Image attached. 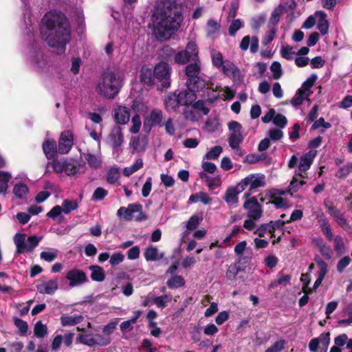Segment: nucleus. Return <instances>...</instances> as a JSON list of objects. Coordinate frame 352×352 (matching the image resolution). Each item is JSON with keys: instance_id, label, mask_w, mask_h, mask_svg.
<instances>
[{"instance_id": "f257e3e1", "label": "nucleus", "mask_w": 352, "mask_h": 352, "mask_svg": "<svg viewBox=\"0 0 352 352\" xmlns=\"http://www.w3.org/2000/svg\"><path fill=\"white\" fill-rule=\"evenodd\" d=\"M23 32L27 41L25 57L30 66L36 72H41L47 63L46 47L36 34V17L32 12L29 0H22Z\"/></svg>"}, {"instance_id": "f03ea898", "label": "nucleus", "mask_w": 352, "mask_h": 352, "mask_svg": "<svg viewBox=\"0 0 352 352\" xmlns=\"http://www.w3.org/2000/svg\"><path fill=\"white\" fill-rule=\"evenodd\" d=\"M40 35L43 41L57 54H63L71 41V29L65 15L57 10L45 13L39 25Z\"/></svg>"}, {"instance_id": "7ed1b4c3", "label": "nucleus", "mask_w": 352, "mask_h": 352, "mask_svg": "<svg viewBox=\"0 0 352 352\" xmlns=\"http://www.w3.org/2000/svg\"><path fill=\"white\" fill-rule=\"evenodd\" d=\"M153 33L160 40L169 38L183 20L177 0H157L151 16Z\"/></svg>"}, {"instance_id": "20e7f679", "label": "nucleus", "mask_w": 352, "mask_h": 352, "mask_svg": "<svg viewBox=\"0 0 352 352\" xmlns=\"http://www.w3.org/2000/svg\"><path fill=\"white\" fill-rule=\"evenodd\" d=\"M124 74L119 68H109L104 72L96 87V92L107 99H112L124 85Z\"/></svg>"}, {"instance_id": "39448f33", "label": "nucleus", "mask_w": 352, "mask_h": 352, "mask_svg": "<svg viewBox=\"0 0 352 352\" xmlns=\"http://www.w3.org/2000/svg\"><path fill=\"white\" fill-rule=\"evenodd\" d=\"M162 52L167 57L174 56L175 62L179 65H184L190 60H198V48L193 41L188 42L184 50L175 52L170 46L166 45L162 48Z\"/></svg>"}, {"instance_id": "423d86ee", "label": "nucleus", "mask_w": 352, "mask_h": 352, "mask_svg": "<svg viewBox=\"0 0 352 352\" xmlns=\"http://www.w3.org/2000/svg\"><path fill=\"white\" fill-rule=\"evenodd\" d=\"M185 74L188 78L186 81L188 88L192 89V90H202L206 87V80L201 75V66L199 59L186 67Z\"/></svg>"}, {"instance_id": "0eeeda50", "label": "nucleus", "mask_w": 352, "mask_h": 352, "mask_svg": "<svg viewBox=\"0 0 352 352\" xmlns=\"http://www.w3.org/2000/svg\"><path fill=\"white\" fill-rule=\"evenodd\" d=\"M265 184V176L263 174H250L238 183V190L243 191L248 188V191L243 195V198H248L259 188L264 187Z\"/></svg>"}, {"instance_id": "6e6552de", "label": "nucleus", "mask_w": 352, "mask_h": 352, "mask_svg": "<svg viewBox=\"0 0 352 352\" xmlns=\"http://www.w3.org/2000/svg\"><path fill=\"white\" fill-rule=\"evenodd\" d=\"M42 236L32 235L25 239V234L16 233L14 236V243L16 247V252L18 254L24 252H32L38 245L41 241Z\"/></svg>"}, {"instance_id": "1a4fd4ad", "label": "nucleus", "mask_w": 352, "mask_h": 352, "mask_svg": "<svg viewBox=\"0 0 352 352\" xmlns=\"http://www.w3.org/2000/svg\"><path fill=\"white\" fill-rule=\"evenodd\" d=\"M324 205L329 215L333 219L336 223L346 232H352V227L349 223L342 212L333 204L324 201Z\"/></svg>"}, {"instance_id": "9d476101", "label": "nucleus", "mask_w": 352, "mask_h": 352, "mask_svg": "<svg viewBox=\"0 0 352 352\" xmlns=\"http://www.w3.org/2000/svg\"><path fill=\"white\" fill-rule=\"evenodd\" d=\"M155 78L160 83L162 88H167L170 85V67L168 63L161 62L153 69Z\"/></svg>"}, {"instance_id": "9b49d317", "label": "nucleus", "mask_w": 352, "mask_h": 352, "mask_svg": "<svg viewBox=\"0 0 352 352\" xmlns=\"http://www.w3.org/2000/svg\"><path fill=\"white\" fill-rule=\"evenodd\" d=\"M317 153L316 149H311L300 157L298 167L295 170L296 175H299L300 178H306L305 173L310 168Z\"/></svg>"}, {"instance_id": "f8f14e48", "label": "nucleus", "mask_w": 352, "mask_h": 352, "mask_svg": "<svg viewBox=\"0 0 352 352\" xmlns=\"http://www.w3.org/2000/svg\"><path fill=\"white\" fill-rule=\"evenodd\" d=\"M66 278L69 281V286L72 287H78L87 280L86 274L79 269H72L66 275Z\"/></svg>"}, {"instance_id": "ddd939ff", "label": "nucleus", "mask_w": 352, "mask_h": 352, "mask_svg": "<svg viewBox=\"0 0 352 352\" xmlns=\"http://www.w3.org/2000/svg\"><path fill=\"white\" fill-rule=\"evenodd\" d=\"M330 343L329 333H322L318 338L311 339L309 343V350L310 352H318V348L321 349H327Z\"/></svg>"}, {"instance_id": "4468645a", "label": "nucleus", "mask_w": 352, "mask_h": 352, "mask_svg": "<svg viewBox=\"0 0 352 352\" xmlns=\"http://www.w3.org/2000/svg\"><path fill=\"white\" fill-rule=\"evenodd\" d=\"M74 142V136L71 131L62 132L58 146V151L61 154L67 153L72 148Z\"/></svg>"}, {"instance_id": "2eb2a0df", "label": "nucleus", "mask_w": 352, "mask_h": 352, "mask_svg": "<svg viewBox=\"0 0 352 352\" xmlns=\"http://www.w3.org/2000/svg\"><path fill=\"white\" fill-rule=\"evenodd\" d=\"M316 219L319 223L321 231L325 238L329 241H333V232L329 223V221L322 211H318L316 213Z\"/></svg>"}, {"instance_id": "dca6fc26", "label": "nucleus", "mask_w": 352, "mask_h": 352, "mask_svg": "<svg viewBox=\"0 0 352 352\" xmlns=\"http://www.w3.org/2000/svg\"><path fill=\"white\" fill-rule=\"evenodd\" d=\"M37 291L42 294H54L58 289V279L54 278L46 281H42L36 285Z\"/></svg>"}, {"instance_id": "f3484780", "label": "nucleus", "mask_w": 352, "mask_h": 352, "mask_svg": "<svg viewBox=\"0 0 352 352\" xmlns=\"http://www.w3.org/2000/svg\"><path fill=\"white\" fill-rule=\"evenodd\" d=\"M163 113L161 110L155 109L151 111L150 114L146 117L145 121L144 127L146 129V125L149 126V129L148 131H150L151 128L152 126H162L163 123Z\"/></svg>"}, {"instance_id": "a211bd4d", "label": "nucleus", "mask_w": 352, "mask_h": 352, "mask_svg": "<svg viewBox=\"0 0 352 352\" xmlns=\"http://www.w3.org/2000/svg\"><path fill=\"white\" fill-rule=\"evenodd\" d=\"M286 191L280 190L278 189H272L267 192V195L272 199V201H269L267 204H272L274 205L276 208H283L288 206V203L286 199H283L280 196L285 195Z\"/></svg>"}, {"instance_id": "6ab92c4d", "label": "nucleus", "mask_w": 352, "mask_h": 352, "mask_svg": "<svg viewBox=\"0 0 352 352\" xmlns=\"http://www.w3.org/2000/svg\"><path fill=\"white\" fill-rule=\"evenodd\" d=\"M74 337V333L72 332H68L64 336L60 334L56 336L52 342V351H57L63 342L66 346H70L72 344Z\"/></svg>"}, {"instance_id": "aec40b11", "label": "nucleus", "mask_w": 352, "mask_h": 352, "mask_svg": "<svg viewBox=\"0 0 352 352\" xmlns=\"http://www.w3.org/2000/svg\"><path fill=\"white\" fill-rule=\"evenodd\" d=\"M85 166L78 160L66 158L65 173L67 175H74L84 172Z\"/></svg>"}, {"instance_id": "412c9836", "label": "nucleus", "mask_w": 352, "mask_h": 352, "mask_svg": "<svg viewBox=\"0 0 352 352\" xmlns=\"http://www.w3.org/2000/svg\"><path fill=\"white\" fill-rule=\"evenodd\" d=\"M124 141L122 129L119 126H113L108 136V142L114 148L120 147Z\"/></svg>"}, {"instance_id": "4be33fe9", "label": "nucleus", "mask_w": 352, "mask_h": 352, "mask_svg": "<svg viewBox=\"0 0 352 352\" xmlns=\"http://www.w3.org/2000/svg\"><path fill=\"white\" fill-rule=\"evenodd\" d=\"M199 90H192V89L188 88L186 90H184L177 94L179 97V101L182 106L188 107L192 104L197 99L196 91Z\"/></svg>"}, {"instance_id": "5701e85b", "label": "nucleus", "mask_w": 352, "mask_h": 352, "mask_svg": "<svg viewBox=\"0 0 352 352\" xmlns=\"http://www.w3.org/2000/svg\"><path fill=\"white\" fill-rule=\"evenodd\" d=\"M243 190H238V184L234 186L228 188L224 195V200L226 204L231 208H235L239 200L238 195Z\"/></svg>"}, {"instance_id": "b1692460", "label": "nucleus", "mask_w": 352, "mask_h": 352, "mask_svg": "<svg viewBox=\"0 0 352 352\" xmlns=\"http://www.w3.org/2000/svg\"><path fill=\"white\" fill-rule=\"evenodd\" d=\"M313 243L325 259L330 260L332 258L333 251L331 246L322 238H314L313 239Z\"/></svg>"}, {"instance_id": "393cba45", "label": "nucleus", "mask_w": 352, "mask_h": 352, "mask_svg": "<svg viewBox=\"0 0 352 352\" xmlns=\"http://www.w3.org/2000/svg\"><path fill=\"white\" fill-rule=\"evenodd\" d=\"M84 320V316L80 314H62L60 322L62 327H71L80 324Z\"/></svg>"}, {"instance_id": "a878e982", "label": "nucleus", "mask_w": 352, "mask_h": 352, "mask_svg": "<svg viewBox=\"0 0 352 352\" xmlns=\"http://www.w3.org/2000/svg\"><path fill=\"white\" fill-rule=\"evenodd\" d=\"M115 120L120 124H126L130 118V109L124 106H119L115 109Z\"/></svg>"}, {"instance_id": "bb28decb", "label": "nucleus", "mask_w": 352, "mask_h": 352, "mask_svg": "<svg viewBox=\"0 0 352 352\" xmlns=\"http://www.w3.org/2000/svg\"><path fill=\"white\" fill-rule=\"evenodd\" d=\"M140 81L146 85H153L155 83V76L153 69L143 65L140 72Z\"/></svg>"}, {"instance_id": "cd10ccee", "label": "nucleus", "mask_w": 352, "mask_h": 352, "mask_svg": "<svg viewBox=\"0 0 352 352\" xmlns=\"http://www.w3.org/2000/svg\"><path fill=\"white\" fill-rule=\"evenodd\" d=\"M315 14L318 17L317 29L322 35H325L329 31V22L327 20V14L323 11H317Z\"/></svg>"}, {"instance_id": "c85d7f7f", "label": "nucleus", "mask_w": 352, "mask_h": 352, "mask_svg": "<svg viewBox=\"0 0 352 352\" xmlns=\"http://www.w3.org/2000/svg\"><path fill=\"white\" fill-rule=\"evenodd\" d=\"M180 105L179 97L176 93L170 94L165 99V107L168 112L176 111Z\"/></svg>"}, {"instance_id": "c756f323", "label": "nucleus", "mask_w": 352, "mask_h": 352, "mask_svg": "<svg viewBox=\"0 0 352 352\" xmlns=\"http://www.w3.org/2000/svg\"><path fill=\"white\" fill-rule=\"evenodd\" d=\"M91 271V278L94 281L102 282L105 278V273L104 269L97 265H91L89 267Z\"/></svg>"}, {"instance_id": "7c9ffc66", "label": "nucleus", "mask_w": 352, "mask_h": 352, "mask_svg": "<svg viewBox=\"0 0 352 352\" xmlns=\"http://www.w3.org/2000/svg\"><path fill=\"white\" fill-rule=\"evenodd\" d=\"M164 254L159 252L156 247L150 245L144 252V257L146 261H155L162 259Z\"/></svg>"}, {"instance_id": "2f4dec72", "label": "nucleus", "mask_w": 352, "mask_h": 352, "mask_svg": "<svg viewBox=\"0 0 352 352\" xmlns=\"http://www.w3.org/2000/svg\"><path fill=\"white\" fill-rule=\"evenodd\" d=\"M57 149L56 142L54 140H46L43 143V150L47 158H52Z\"/></svg>"}, {"instance_id": "473e14b6", "label": "nucleus", "mask_w": 352, "mask_h": 352, "mask_svg": "<svg viewBox=\"0 0 352 352\" xmlns=\"http://www.w3.org/2000/svg\"><path fill=\"white\" fill-rule=\"evenodd\" d=\"M84 158L91 168L98 169L101 166L100 154L85 153Z\"/></svg>"}, {"instance_id": "72a5a7b5", "label": "nucleus", "mask_w": 352, "mask_h": 352, "mask_svg": "<svg viewBox=\"0 0 352 352\" xmlns=\"http://www.w3.org/2000/svg\"><path fill=\"white\" fill-rule=\"evenodd\" d=\"M120 177V168L116 166L111 167L107 173L106 180L109 184L116 185L119 184V179Z\"/></svg>"}, {"instance_id": "f704fd0d", "label": "nucleus", "mask_w": 352, "mask_h": 352, "mask_svg": "<svg viewBox=\"0 0 352 352\" xmlns=\"http://www.w3.org/2000/svg\"><path fill=\"white\" fill-rule=\"evenodd\" d=\"M184 116L186 120L190 122H197L199 120L202 116L199 113L198 110H196L193 106H188L184 109Z\"/></svg>"}, {"instance_id": "c9c22d12", "label": "nucleus", "mask_w": 352, "mask_h": 352, "mask_svg": "<svg viewBox=\"0 0 352 352\" xmlns=\"http://www.w3.org/2000/svg\"><path fill=\"white\" fill-rule=\"evenodd\" d=\"M12 178L10 173L0 170V194L6 195L8 188V183Z\"/></svg>"}, {"instance_id": "e433bc0d", "label": "nucleus", "mask_w": 352, "mask_h": 352, "mask_svg": "<svg viewBox=\"0 0 352 352\" xmlns=\"http://www.w3.org/2000/svg\"><path fill=\"white\" fill-rule=\"evenodd\" d=\"M244 138L245 135H243V132L230 133L228 140V144L230 148H236L243 142Z\"/></svg>"}, {"instance_id": "4c0bfd02", "label": "nucleus", "mask_w": 352, "mask_h": 352, "mask_svg": "<svg viewBox=\"0 0 352 352\" xmlns=\"http://www.w3.org/2000/svg\"><path fill=\"white\" fill-rule=\"evenodd\" d=\"M299 175H296L293 177L292 180L290 182L289 189L286 192L292 195L294 192H296L299 190V189L305 184V182L303 180H300L298 179Z\"/></svg>"}, {"instance_id": "58836bf2", "label": "nucleus", "mask_w": 352, "mask_h": 352, "mask_svg": "<svg viewBox=\"0 0 352 352\" xmlns=\"http://www.w3.org/2000/svg\"><path fill=\"white\" fill-rule=\"evenodd\" d=\"M29 192V188L26 184L19 183L14 186L13 193L19 199H25Z\"/></svg>"}, {"instance_id": "ea45409f", "label": "nucleus", "mask_w": 352, "mask_h": 352, "mask_svg": "<svg viewBox=\"0 0 352 352\" xmlns=\"http://www.w3.org/2000/svg\"><path fill=\"white\" fill-rule=\"evenodd\" d=\"M185 280L182 276L173 275L166 282V285L170 289H177L184 285Z\"/></svg>"}, {"instance_id": "a19ab883", "label": "nucleus", "mask_w": 352, "mask_h": 352, "mask_svg": "<svg viewBox=\"0 0 352 352\" xmlns=\"http://www.w3.org/2000/svg\"><path fill=\"white\" fill-rule=\"evenodd\" d=\"M188 201L190 204L201 201L204 204L208 205L210 204L211 199L205 192H200L196 194L191 195L189 197Z\"/></svg>"}, {"instance_id": "79ce46f5", "label": "nucleus", "mask_w": 352, "mask_h": 352, "mask_svg": "<svg viewBox=\"0 0 352 352\" xmlns=\"http://www.w3.org/2000/svg\"><path fill=\"white\" fill-rule=\"evenodd\" d=\"M334 242V250L338 256H341L346 252V247L341 236L337 235L336 237H333Z\"/></svg>"}, {"instance_id": "37998d69", "label": "nucleus", "mask_w": 352, "mask_h": 352, "mask_svg": "<svg viewBox=\"0 0 352 352\" xmlns=\"http://www.w3.org/2000/svg\"><path fill=\"white\" fill-rule=\"evenodd\" d=\"M309 96L305 94V92L302 91L300 89H298L296 92V94L292 98L291 100V104L294 107L300 106L302 104L304 100L308 98Z\"/></svg>"}, {"instance_id": "c03bdc74", "label": "nucleus", "mask_w": 352, "mask_h": 352, "mask_svg": "<svg viewBox=\"0 0 352 352\" xmlns=\"http://www.w3.org/2000/svg\"><path fill=\"white\" fill-rule=\"evenodd\" d=\"M222 69L224 74L226 76H236L239 73V69L234 64L230 61H226L222 65Z\"/></svg>"}, {"instance_id": "a18cd8bd", "label": "nucleus", "mask_w": 352, "mask_h": 352, "mask_svg": "<svg viewBox=\"0 0 352 352\" xmlns=\"http://www.w3.org/2000/svg\"><path fill=\"white\" fill-rule=\"evenodd\" d=\"M283 8L279 6L276 8L272 13L271 17L269 21L270 28H275V26L278 23L281 14H283Z\"/></svg>"}, {"instance_id": "49530a36", "label": "nucleus", "mask_w": 352, "mask_h": 352, "mask_svg": "<svg viewBox=\"0 0 352 352\" xmlns=\"http://www.w3.org/2000/svg\"><path fill=\"white\" fill-rule=\"evenodd\" d=\"M317 79V76L316 74H311L301 85L299 89L305 94L310 96V89L314 86L316 80Z\"/></svg>"}, {"instance_id": "de8ad7c7", "label": "nucleus", "mask_w": 352, "mask_h": 352, "mask_svg": "<svg viewBox=\"0 0 352 352\" xmlns=\"http://www.w3.org/2000/svg\"><path fill=\"white\" fill-rule=\"evenodd\" d=\"M172 300V296L170 294H164L160 296L155 297L153 300V303L159 308H164L167 303Z\"/></svg>"}, {"instance_id": "09e8293b", "label": "nucleus", "mask_w": 352, "mask_h": 352, "mask_svg": "<svg viewBox=\"0 0 352 352\" xmlns=\"http://www.w3.org/2000/svg\"><path fill=\"white\" fill-rule=\"evenodd\" d=\"M60 206L64 214H69L78 208V204L74 200L65 199L63 201Z\"/></svg>"}, {"instance_id": "8fccbe9b", "label": "nucleus", "mask_w": 352, "mask_h": 352, "mask_svg": "<svg viewBox=\"0 0 352 352\" xmlns=\"http://www.w3.org/2000/svg\"><path fill=\"white\" fill-rule=\"evenodd\" d=\"M50 165L52 166V168L56 173H61L63 172H65L66 159L61 158L59 160H54L50 164Z\"/></svg>"}, {"instance_id": "3c124183", "label": "nucleus", "mask_w": 352, "mask_h": 352, "mask_svg": "<svg viewBox=\"0 0 352 352\" xmlns=\"http://www.w3.org/2000/svg\"><path fill=\"white\" fill-rule=\"evenodd\" d=\"M314 261L316 263L318 267V276L322 277L324 278L326 274L328 272L327 264L322 258L319 257H316L314 258Z\"/></svg>"}, {"instance_id": "603ef678", "label": "nucleus", "mask_w": 352, "mask_h": 352, "mask_svg": "<svg viewBox=\"0 0 352 352\" xmlns=\"http://www.w3.org/2000/svg\"><path fill=\"white\" fill-rule=\"evenodd\" d=\"M47 326L43 324L41 321L36 322L34 328V333L35 336L39 338H42L47 334Z\"/></svg>"}, {"instance_id": "864d4df0", "label": "nucleus", "mask_w": 352, "mask_h": 352, "mask_svg": "<svg viewBox=\"0 0 352 352\" xmlns=\"http://www.w3.org/2000/svg\"><path fill=\"white\" fill-rule=\"evenodd\" d=\"M267 233L272 234L273 235V228L267 223H263L254 232V234H257L259 237L264 236Z\"/></svg>"}, {"instance_id": "5fc2aeb1", "label": "nucleus", "mask_w": 352, "mask_h": 352, "mask_svg": "<svg viewBox=\"0 0 352 352\" xmlns=\"http://www.w3.org/2000/svg\"><path fill=\"white\" fill-rule=\"evenodd\" d=\"M108 195V191L102 187H98L93 192L91 200L100 201L103 200Z\"/></svg>"}, {"instance_id": "6e6d98bb", "label": "nucleus", "mask_w": 352, "mask_h": 352, "mask_svg": "<svg viewBox=\"0 0 352 352\" xmlns=\"http://www.w3.org/2000/svg\"><path fill=\"white\" fill-rule=\"evenodd\" d=\"M223 151L221 146H215L212 147L204 156L207 160H217Z\"/></svg>"}, {"instance_id": "4d7b16f0", "label": "nucleus", "mask_w": 352, "mask_h": 352, "mask_svg": "<svg viewBox=\"0 0 352 352\" xmlns=\"http://www.w3.org/2000/svg\"><path fill=\"white\" fill-rule=\"evenodd\" d=\"M270 69L272 72V76L274 79L278 80L282 76L283 70L281 65L279 62H273L270 66Z\"/></svg>"}, {"instance_id": "13d9d810", "label": "nucleus", "mask_w": 352, "mask_h": 352, "mask_svg": "<svg viewBox=\"0 0 352 352\" xmlns=\"http://www.w3.org/2000/svg\"><path fill=\"white\" fill-rule=\"evenodd\" d=\"M280 54L283 58L287 60H292L294 58V56L296 54L294 50V47L287 45L282 46L280 48Z\"/></svg>"}, {"instance_id": "bf43d9fd", "label": "nucleus", "mask_w": 352, "mask_h": 352, "mask_svg": "<svg viewBox=\"0 0 352 352\" xmlns=\"http://www.w3.org/2000/svg\"><path fill=\"white\" fill-rule=\"evenodd\" d=\"M219 24L213 19L208 20L207 23V34L209 36H213L219 30Z\"/></svg>"}, {"instance_id": "052dcab7", "label": "nucleus", "mask_w": 352, "mask_h": 352, "mask_svg": "<svg viewBox=\"0 0 352 352\" xmlns=\"http://www.w3.org/2000/svg\"><path fill=\"white\" fill-rule=\"evenodd\" d=\"M352 170V163L340 167L336 173V177L339 179H345Z\"/></svg>"}, {"instance_id": "680f3d73", "label": "nucleus", "mask_w": 352, "mask_h": 352, "mask_svg": "<svg viewBox=\"0 0 352 352\" xmlns=\"http://www.w3.org/2000/svg\"><path fill=\"white\" fill-rule=\"evenodd\" d=\"M243 25L241 19H233L229 26L228 32L230 36H234L236 32L239 30Z\"/></svg>"}, {"instance_id": "e2e57ef3", "label": "nucleus", "mask_w": 352, "mask_h": 352, "mask_svg": "<svg viewBox=\"0 0 352 352\" xmlns=\"http://www.w3.org/2000/svg\"><path fill=\"white\" fill-rule=\"evenodd\" d=\"M77 341L89 346H93L96 345L94 338L87 334H79L77 338Z\"/></svg>"}, {"instance_id": "0e129e2a", "label": "nucleus", "mask_w": 352, "mask_h": 352, "mask_svg": "<svg viewBox=\"0 0 352 352\" xmlns=\"http://www.w3.org/2000/svg\"><path fill=\"white\" fill-rule=\"evenodd\" d=\"M285 344L286 341L284 339H280L267 348L265 352H280L285 349Z\"/></svg>"}, {"instance_id": "69168bd1", "label": "nucleus", "mask_w": 352, "mask_h": 352, "mask_svg": "<svg viewBox=\"0 0 352 352\" xmlns=\"http://www.w3.org/2000/svg\"><path fill=\"white\" fill-rule=\"evenodd\" d=\"M58 256V250H53L52 251H44L40 254V257L42 260L47 262H52L54 261Z\"/></svg>"}, {"instance_id": "338daca9", "label": "nucleus", "mask_w": 352, "mask_h": 352, "mask_svg": "<svg viewBox=\"0 0 352 352\" xmlns=\"http://www.w3.org/2000/svg\"><path fill=\"white\" fill-rule=\"evenodd\" d=\"M131 122L132 126L130 129V131L133 134H136L140 131L142 125L140 116L138 114L133 116L132 117Z\"/></svg>"}, {"instance_id": "774afa93", "label": "nucleus", "mask_w": 352, "mask_h": 352, "mask_svg": "<svg viewBox=\"0 0 352 352\" xmlns=\"http://www.w3.org/2000/svg\"><path fill=\"white\" fill-rule=\"evenodd\" d=\"M7 347L9 350V352H21L24 345L22 342L14 341L8 342Z\"/></svg>"}]
</instances>
